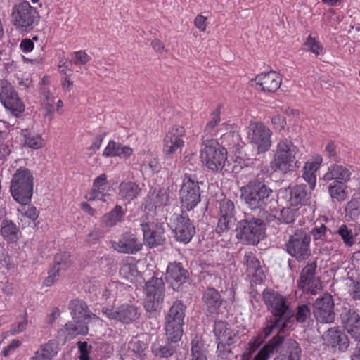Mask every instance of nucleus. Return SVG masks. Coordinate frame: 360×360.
Returning <instances> with one entry per match:
<instances>
[{"instance_id": "nucleus-47", "label": "nucleus", "mask_w": 360, "mask_h": 360, "mask_svg": "<svg viewBox=\"0 0 360 360\" xmlns=\"http://www.w3.org/2000/svg\"><path fill=\"white\" fill-rule=\"evenodd\" d=\"M88 322L73 321L68 322L65 326V332L68 335L76 336L77 335H86L88 334Z\"/></svg>"}, {"instance_id": "nucleus-61", "label": "nucleus", "mask_w": 360, "mask_h": 360, "mask_svg": "<svg viewBox=\"0 0 360 360\" xmlns=\"http://www.w3.org/2000/svg\"><path fill=\"white\" fill-rule=\"evenodd\" d=\"M105 190L95 188L91 189L86 195V198L89 200H101L105 202L106 195L104 193Z\"/></svg>"}, {"instance_id": "nucleus-41", "label": "nucleus", "mask_w": 360, "mask_h": 360, "mask_svg": "<svg viewBox=\"0 0 360 360\" xmlns=\"http://www.w3.org/2000/svg\"><path fill=\"white\" fill-rule=\"evenodd\" d=\"M126 210L121 205H116L110 212L105 213L101 218V223L108 228L115 226L118 223L123 222Z\"/></svg>"}, {"instance_id": "nucleus-40", "label": "nucleus", "mask_w": 360, "mask_h": 360, "mask_svg": "<svg viewBox=\"0 0 360 360\" xmlns=\"http://www.w3.org/2000/svg\"><path fill=\"white\" fill-rule=\"evenodd\" d=\"M58 341L54 339L50 340L47 343L40 346L30 360H51L58 354Z\"/></svg>"}, {"instance_id": "nucleus-3", "label": "nucleus", "mask_w": 360, "mask_h": 360, "mask_svg": "<svg viewBox=\"0 0 360 360\" xmlns=\"http://www.w3.org/2000/svg\"><path fill=\"white\" fill-rule=\"evenodd\" d=\"M241 198L252 210L266 207L274 200V191L263 176L257 174L241 189Z\"/></svg>"}, {"instance_id": "nucleus-21", "label": "nucleus", "mask_w": 360, "mask_h": 360, "mask_svg": "<svg viewBox=\"0 0 360 360\" xmlns=\"http://www.w3.org/2000/svg\"><path fill=\"white\" fill-rule=\"evenodd\" d=\"M140 226L143 233V240L149 248H156L166 243L165 230L162 224L143 222Z\"/></svg>"}, {"instance_id": "nucleus-54", "label": "nucleus", "mask_w": 360, "mask_h": 360, "mask_svg": "<svg viewBox=\"0 0 360 360\" xmlns=\"http://www.w3.org/2000/svg\"><path fill=\"white\" fill-rule=\"evenodd\" d=\"M264 158V157L263 156L262 158ZM241 161L243 162V164L245 166H248V165H251L252 167H257V169H259L260 173L262 174H267L269 172V167H271L270 165L269 166L266 164V162H264L263 159H260V158H254L252 160L248 158L246 160V162H245V160H242L241 158H239L238 163L240 164Z\"/></svg>"}, {"instance_id": "nucleus-9", "label": "nucleus", "mask_w": 360, "mask_h": 360, "mask_svg": "<svg viewBox=\"0 0 360 360\" xmlns=\"http://www.w3.org/2000/svg\"><path fill=\"white\" fill-rule=\"evenodd\" d=\"M146 295L144 308L153 316L158 314L162 308L165 293V285L162 278L152 276L146 282L143 288Z\"/></svg>"}, {"instance_id": "nucleus-37", "label": "nucleus", "mask_w": 360, "mask_h": 360, "mask_svg": "<svg viewBox=\"0 0 360 360\" xmlns=\"http://www.w3.org/2000/svg\"><path fill=\"white\" fill-rule=\"evenodd\" d=\"M149 345L148 337L146 335L135 336L128 343V349L137 359L144 360Z\"/></svg>"}, {"instance_id": "nucleus-52", "label": "nucleus", "mask_w": 360, "mask_h": 360, "mask_svg": "<svg viewBox=\"0 0 360 360\" xmlns=\"http://www.w3.org/2000/svg\"><path fill=\"white\" fill-rule=\"evenodd\" d=\"M221 144L229 148H238L240 141V136L236 131H229L223 134L221 137Z\"/></svg>"}, {"instance_id": "nucleus-12", "label": "nucleus", "mask_w": 360, "mask_h": 360, "mask_svg": "<svg viewBox=\"0 0 360 360\" xmlns=\"http://www.w3.org/2000/svg\"><path fill=\"white\" fill-rule=\"evenodd\" d=\"M0 101L6 110L16 117L25 112L23 101L11 82L6 79L0 81Z\"/></svg>"}, {"instance_id": "nucleus-45", "label": "nucleus", "mask_w": 360, "mask_h": 360, "mask_svg": "<svg viewBox=\"0 0 360 360\" xmlns=\"http://www.w3.org/2000/svg\"><path fill=\"white\" fill-rule=\"evenodd\" d=\"M21 135L24 139V145L33 149H39L43 146V140L39 134L29 129H22Z\"/></svg>"}, {"instance_id": "nucleus-15", "label": "nucleus", "mask_w": 360, "mask_h": 360, "mask_svg": "<svg viewBox=\"0 0 360 360\" xmlns=\"http://www.w3.org/2000/svg\"><path fill=\"white\" fill-rule=\"evenodd\" d=\"M313 315L316 321L320 323H332L335 319L334 311L335 304L332 295L328 292L323 293L311 304Z\"/></svg>"}, {"instance_id": "nucleus-55", "label": "nucleus", "mask_w": 360, "mask_h": 360, "mask_svg": "<svg viewBox=\"0 0 360 360\" xmlns=\"http://www.w3.org/2000/svg\"><path fill=\"white\" fill-rule=\"evenodd\" d=\"M221 106L219 105L217 108L211 114V120L207 123L205 127V131L207 134L214 135L217 131L216 127L220 122Z\"/></svg>"}, {"instance_id": "nucleus-16", "label": "nucleus", "mask_w": 360, "mask_h": 360, "mask_svg": "<svg viewBox=\"0 0 360 360\" xmlns=\"http://www.w3.org/2000/svg\"><path fill=\"white\" fill-rule=\"evenodd\" d=\"M271 135L270 129L262 122H252L249 125L248 137L250 143L257 148L258 154L269 150L271 146Z\"/></svg>"}, {"instance_id": "nucleus-56", "label": "nucleus", "mask_w": 360, "mask_h": 360, "mask_svg": "<svg viewBox=\"0 0 360 360\" xmlns=\"http://www.w3.org/2000/svg\"><path fill=\"white\" fill-rule=\"evenodd\" d=\"M120 274L127 280L132 281L139 275V271L134 264L127 263L120 267Z\"/></svg>"}, {"instance_id": "nucleus-22", "label": "nucleus", "mask_w": 360, "mask_h": 360, "mask_svg": "<svg viewBox=\"0 0 360 360\" xmlns=\"http://www.w3.org/2000/svg\"><path fill=\"white\" fill-rule=\"evenodd\" d=\"M165 278L174 291H179L183 284L189 279V272L181 262H170L167 266Z\"/></svg>"}, {"instance_id": "nucleus-63", "label": "nucleus", "mask_w": 360, "mask_h": 360, "mask_svg": "<svg viewBox=\"0 0 360 360\" xmlns=\"http://www.w3.org/2000/svg\"><path fill=\"white\" fill-rule=\"evenodd\" d=\"M73 54L75 58L72 62L75 65H85L91 60V57L84 51H75Z\"/></svg>"}, {"instance_id": "nucleus-50", "label": "nucleus", "mask_w": 360, "mask_h": 360, "mask_svg": "<svg viewBox=\"0 0 360 360\" xmlns=\"http://www.w3.org/2000/svg\"><path fill=\"white\" fill-rule=\"evenodd\" d=\"M301 348L296 341L290 343L288 349V356L278 355L274 360H300Z\"/></svg>"}, {"instance_id": "nucleus-4", "label": "nucleus", "mask_w": 360, "mask_h": 360, "mask_svg": "<svg viewBox=\"0 0 360 360\" xmlns=\"http://www.w3.org/2000/svg\"><path fill=\"white\" fill-rule=\"evenodd\" d=\"M266 225L260 218L245 214L243 219L237 221L236 238L244 245H257L266 237Z\"/></svg>"}, {"instance_id": "nucleus-36", "label": "nucleus", "mask_w": 360, "mask_h": 360, "mask_svg": "<svg viewBox=\"0 0 360 360\" xmlns=\"http://www.w3.org/2000/svg\"><path fill=\"white\" fill-rule=\"evenodd\" d=\"M0 234L8 244L17 243L22 235L20 228L11 219L1 221Z\"/></svg>"}, {"instance_id": "nucleus-29", "label": "nucleus", "mask_w": 360, "mask_h": 360, "mask_svg": "<svg viewBox=\"0 0 360 360\" xmlns=\"http://www.w3.org/2000/svg\"><path fill=\"white\" fill-rule=\"evenodd\" d=\"M70 255L69 252H63L57 254L54 257V266L49 271V276L44 280V284L46 286H51L59 276L61 270H66L71 264Z\"/></svg>"}, {"instance_id": "nucleus-39", "label": "nucleus", "mask_w": 360, "mask_h": 360, "mask_svg": "<svg viewBox=\"0 0 360 360\" xmlns=\"http://www.w3.org/2000/svg\"><path fill=\"white\" fill-rule=\"evenodd\" d=\"M141 191L139 186L133 181H122L118 186V196L127 204L137 198Z\"/></svg>"}, {"instance_id": "nucleus-25", "label": "nucleus", "mask_w": 360, "mask_h": 360, "mask_svg": "<svg viewBox=\"0 0 360 360\" xmlns=\"http://www.w3.org/2000/svg\"><path fill=\"white\" fill-rule=\"evenodd\" d=\"M344 328L356 341L360 342V316L351 309L345 308L340 314Z\"/></svg>"}, {"instance_id": "nucleus-51", "label": "nucleus", "mask_w": 360, "mask_h": 360, "mask_svg": "<svg viewBox=\"0 0 360 360\" xmlns=\"http://www.w3.org/2000/svg\"><path fill=\"white\" fill-rule=\"evenodd\" d=\"M312 236L314 240H327L328 235H333L330 229H328L324 224H321L319 225L315 224L314 226L311 229V231L309 232Z\"/></svg>"}, {"instance_id": "nucleus-64", "label": "nucleus", "mask_w": 360, "mask_h": 360, "mask_svg": "<svg viewBox=\"0 0 360 360\" xmlns=\"http://www.w3.org/2000/svg\"><path fill=\"white\" fill-rule=\"evenodd\" d=\"M271 122L274 127L279 131L284 129L286 121L285 118L280 115H275L271 117Z\"/></svg>"}, {"instance_id": "nucleus-33", "label": "nucleus", "mask_w": 360, "mask_h": 360, "mask_svg": "<svg viewBox=\"0 0 360 360\" xmlns=\"http://www.w3.org/2000/svg\"><path fill=\"white\" fill-rule=\"evenodd\" d=\"M351 175L352 172L347 167L334 163L328 167L323 179L333 181L332 183L346 184L350 180Z\"/></svg>"}, {"instance_id": "nucleus-58", "label": "nucleus", "mask_w": 360, "mask_h": 360, "mask_svg": "<svg viewBox=\"0 0 360 360\" xmlns=\"http://www.w3.org/2000/svg\"><path fill=\"white\" fill-rule=\"evenodd\" d=\"M304 46L311 52L319 55L322 51V46L311 36H309L304 42Z\"/></svg>"}, {"instance_id": "nucleus-34", "label": "nucleus", "mask_w": 360, "mask_h": 360, "mask_svg": "<svg viewBox=\"0 0 360 360\" xmlns=\"http://www.w3.org/2000/svg\"><path fill=\"white\" fill-rule=\"evenodd\" d=\"M284 340L283 335L276 334L259 350L253 360H269L274 352L281 347Z\"/></svg>"}, {"instance_id": "nucleus-20", "label": "nucleus", "mask_w": 360, "mask_h": 360, "mask_svg": "<svg viewBox=\"0 0 360 360\" xmlns=\"http://www.w3.org/2000/svg\"><path fill=\"white\" fill-rule=\"evenodd\" d=\"M186 130L182 126H173L167 132L163 140L162 152L166 157H172L177 152H181L184 146V139Z\"/></svg>"}, {"instance_id": "nucleus-24", "label": "nucleus", "mask_w": 360, "mask_h": 360, "mask_svg": "<svg viewBox=\"0 0 360 360\" xmlns=\"http://www.w3.org/2000/svg\"><path fill=\"white\" fill-rule=\"evenodd\" d=\"M112 248L120 253L136 254L142 248V243L131 232L123 233L118 241L112 243Z\"/></svg>"}, {"instance_id": "nucleus-5", "label": "nucleus", "mask_w": 360, "mask_h": 360, "mask_svg": "<svg viewBox=\"0 0 360 360\" xmlns=\"http://www.w3.org/2000/svg\"><path fill=\"white\" fill-rule=\"evenodd\" d=\"M298 153L297 147L292 141L287 139L278 142L276 150L270 162L273 172L286 174L299 167L296 155Z\"/></svg>"}, {"instance_id": "nucleus-26", "label": "nucleus", "mask_w": 360, "mask_h": 360, "mask_svg": "<svg viewBox=\"0 0 360 360\" xmlns=\"http://www.w3.org/2000/svg\"><path fill=\"white\" fill-rule=\"evenodd\" d=\"M290 321L284 327V333L288 330H292L295 323L303 326H309L311 319V309L309 304H298L295 309H292V315Z\"/></svg>"}, {"instance_id": "nucleus-46", "label": "nucleus", "mask_w": 360, "mask_h": 360, "mask_svg": "<svg viewBox=\"0 0 360 360\" xmlns=\"http://www.w3.org/2000/svg\"><path fill=\"white\" fill-rule=\"evenodd\" d=\"M269 327L264 323H263V326L261 328L260 331L257 333V336L254 338V340H250L248 342V349L255 352L257 349L265 342V340L270 337V335L276 332L275 330L271 329L269 331Z\"/></svg>"}, {"instance_id": "nucleus-18", "label": "nucleus", "mask_w": 360, "mask_h": 360, "mask_svg": "<svg viewBox=\"0 0 360 360\" xmlns=\"http://www.w3.org/2000/svg\"><path fill=\"white\" fill-rule=\"evenodd\" d=\"M219 217L215 228V232L219 236L227 233L236 221V211L233 202L224 198L219 201Z\"/></svg>"}, {"instance_id": "nucleus-32", "label": "nucleus", "mask_w": 360, "mask_h": 360, "mask_svg": "<svg viewBox=\"0 0 360 360\" xmlns=\"http://www.w3.org/2000/svg\"><path fill=\"white\" fill-rule=\"evenodd\" d=\"M68 309L72 319L81 322H88L96 315L91 312L85 301L81 299L72 300L68 304Z\"/></svg>"}, {"instance_id": "nucleus-7", "label": "nucleus", "mask_w": 360, "mask_h": 360, "mask_svg": "<svg viewBox=\"0 0 360 360\" xmlns=\"http://www.w3.org/2000/svg\"><path fill=\"white\" fill-rule=\"evenodd\" d=\"M40 15L37 9L24 1L12 8L11 21L15 30L20 33H27L39 24Z\"/></svg>"}, {"instance_id": "nucleus-23", "label": "nucleus", "mask_w": 360, "mask_h": 360, "mask_svg": "<svg viewBox=\"0 0 360 360\" xmlns=\"http://www.w3.org/2000/svg\"><path fill=\"white\" fill-rule=\"evenodd\" d=\"M166 340L157 341L152 344L151 352L153 354L159 359H168L176 352L179 341L181 337L175 334H169L165 332Z\"/></svg>"}, {"instance_id": "nucleus-28", "label": "nucleus", "mask_w": 360, "mask_h": 360, "mask_svg": "<svg viewBox=\"0 0 360 360\" xmlns=\"http://www.w3.org/2000/svg\"><path fill=\"white\" fill-rule=\"evenodd\" d=\"M255 81L263 91L268 93L276 92L282 83L280 74L276 71L259 74L255 78Z\"/></svg>"}, {"instance_id": "nucleus-49", "label": "nucleus", "mask_w": 360, "mask_h": 360, "mask_svg": "<svg viewBox=\"0 0 360 360\" xmlns=\"http://www.w3.org/2000/svg\"><path fill=\"white\" fill-rule=\"evenodd\" d=\"M299 216V212L296 209L283 207L281 210L280 215L278 217V224H293L296 218Z\"/></svg>"}, {"instance_id": "nucleus-2", "label": "nucleus", "mask_w": 360, "mask_h": 360, "mask_svg": "<svg viewBox=\"0 0 360 360\" xmlns=\"http://www.w3.org/2000/svg\"><path fill=\"white\" fill-rule=\"evenodd\" d=\"M200 158L202 162L206 167L213 172L221 171L226 173L240 172L243 166L236 165L238 161L236 160L234 165L227 160V150L215 140H207L200 150Z\"/></svg>"}, {"instance_id": "nucleus-43", "label": "nucleus", "mask_w": 360, "mask_h": 360, "mask_svg": "<svg viewBox=\"0 0 360 360\" xmlns=\"http://www.w3.org/2000/svg\"><path fill=\"white\" fill-rule=\"evenodd\" d=\"M333 233L338 234L340 237L345 247L350 248L356 243L357 233L349 226L342 224Z\"/></svg>"}, {"instance_id": "nucleus-1", "label": "nucleus", "mask_w": 360, "mask_h": 360, "mask_svg": "<svg viewBox=\"0 0 360 360\" xmlns=\"http://www.w3.org/2000/svg\"><path fill=\"white\" fill-rule=\"evenodd\" d=\"M262 297L268 311L271 313L270 316L265 317L264 323L269 327V330L274 329L276 334L283 335L284 327L290 321L292 315V307L288 297L273 289L265 288Z\"/></svg>"}, {"instance_id": "nucleus-14", "label": "nucleus", "mask_w": 360, "mask_h": 360, "mask_svg": "<svg viewBox=\"0 0 360 360\" xmlns=\"http://www.w3.org/2000/svg\"><path fill=\"white\" fill-rule=\"evenodd\" d=\"M187 307L182 300H176L165 316V332L182 337Z\"/></svg>"}, {"instance_id": "nucleus-30", "label": "nucleus", "mask_w": 360, "mask_h": 360, "mask_svg": "<svg viewBox=\"0 0 360 360\" xmlns=\"http://www.w3.org/2000/svg\"><path fill=\"white\" fill-rule=\"evenodd\" d=\"M323 340L326 344L339 352L345 351L349 346V342L346 334L338 328H330L326 333Z\"/></svg>"}, {"instance_id": "nucleus-19", "label": "nucleus", "mask_w": 360, "mask_h": 360, "mask_svg": "<svg viewBox=\"0 0 360 360\" xmlns=\"http://www.w3.org/2000/svg\"><path fill=\"white\" fill-rule=\"evenodd\" d=\"M102 313L110 319L120 321L125 325L137 322L141 316L140 309L129 304H122L116 310L104 307L102 309Z\"/></svg>"}, {"instance_id": "nucleus-62", "label": "nucleus", "mask_w": 360, "mask_h": 360, "mask_svg": "<svg viewBox=\"0 0 360 360\" xmlns=\"http://www.w3.org/2000/svg\"><path fill=\"white\" fill-rule=\"evenodd\" d=\"M77 346L79 352V359L89 358V354L92 349V346L87 342H78Z\"/></svg>"}, {"instance_id": "nucleus-17", "label": "nucleus", "mask_w": 360, "mask_h": 360, "mask_svg": "<svg viewBox=\"0 0 360 360\" xmlns=\"http://www.w3.org/2000/svg\"><path fill=\"white\" fill-rule=\"evenodd\" d=\"M317 269L316 259L308 263L301 271L297 284L303 292L316 295L321 289L319 278L316 276Z\"/></svg>"}, {"instance_id": "nucleus-31", "label": "nucleus", "mask_w": 360, "mask_h": 360, "mask_svg": "<svg viewBox=\"0 0 360 360\" xmlns=\"http://www.w3.org/2000/svg\"><path fill=\"white\" fill-rule=\"evenodd\" d=\"M243 263L246 266V272L249 276L253 277L256 283H261L264 281L266 278L264 272L259 259L253 252H245Z\"/></svg>"}, {"instance_id": "nucleus-8", "label": "nucleus", "mask_w": 360, "mask_h": 360, "mask_svg": "<svg viewBox=\"0 0 360 360\" xmlns=\"http://www.w3.org/2000/svg\"><path fill=\"white\" fill-rule=\"evenodd\" d=\"M283 249L295 261H307L311 256V234L302 229L294 230L288 236Z\"/></svg>"}, {"instance_id": "nucleus-11", "label": "nucleus", "mask_w": 360, "mask_h": 360, "mask_svg": "<svg viewBox=\"0 0 360 360\" xmlns=\"http://www.w3.org/2000/svg\"><path fill=\"white\" fill-rule=\"evenodd\" d=\"M312 189L304 184L281 188L278 193V199L285 201L290 207H302L310 203Z\"/></svg>"}, {"instance_id": "nucleus-53", "label": "nucleus", "mask_w": 360, "mask_h": 360, "mask_svg": "<svg viewBox=\"0 0 360 360\" xmlns=\"http://www.w3.org/2000/svg\"><path fill=\"white\" fill-rule=\"evenodd\" d=\"M230 325L225 321H215L214 324V333L217 338V342L224 340L226 333H231Z\"/></svg>"}, {"instance_id": "nucleus-48", "label": "nucleus", "mask_w": 360, "mask_h": 360, "mask_svg": "<svg viewBox=\"0 0 360 360\" xmlns=\"http://www.w3.org/2000/svg\"><path fill=\"white\" fill-rule=\"evenodd\" d=\"M345 216L349 220L356 221L360 218V198L353 196L345 207Z\"/></svg>"}, {"instance_id": "nucleus-59", "label": "nucleus", "mask_w": 360, "mask_h": 360, "mask_svg": "<svg viewBox=\"0 0 360 360\" xmlns=\"http://www.w3.org/2000/svg\"><path fill=\"white\" fill-rule=\"evenodd\" d=\"M103 236V231L100 228H94L87 235L85 243L89 245L96 244Z\"/></svg>"}, {"instance_id": "nucleus-60", "label": "nucleus", "mask_w": 360, "mask_h": 360, "mask_svg": "<svg viewBox=\"0 0 360 360\" xmlns=\"http://www.w3.org/2000/svg\"><path fill=\"white\" fill-rule=\"evenodd\" d=\"M337 147L333 141H330L328 142L326 148L325 152L326 153V155L330 158L331 161H333L335 162H340V158L337 154Z\"/></svg>"}, {"instance_id": "nucleus-27", "label": "nucleus", "mask_w": 360, "mask_h": 360, "mask_svg": "<svg viewBox=\"0 0 360 360\" xmlns=\"http://www.w3.org/2000/svg\"><path fill=\"white\" fill-rule=\"evenodd\" d=\"M202 301L210 315H218L221 306L224 303H227L221 293L214 288H207L202 292Z\"/></svg>"}, {"instance_id": "nucleus-57", "label": "nucleus", "mask_w": 360, "mask_h": 360, "mask_svg": "<svg viewBox=\"0 0 360 360\" xmlns=\"http://www.w3.org/2000/svg\"><path fill=\"white\" fill-rule=\"evenodd\" d=\"M256 210H257V216H256V217L262 219V221L265 224L266 222L269 224L276 221L278 224V217L274 214L267 210L266 207L257 208Z\"/></svg>"}, {"instance_id": "nucleus-10", "label": "nucleus", "mask_w": 360, "mask_h": 360, "mask_svg": "<svg viewBox=\"0 0 360 360\" xmlns=\"http://www.w3.org/2000/svg\"><path fill=\"white\" fill-rule=\"evenodd\" d=\"M199 181L195 174H186L179 191L182 206L188 211L193 210L200 202Z\"/></svg>"}, {"instance_id": "nucleus-6", "label": "nucleus", "mask_w": 360, "mask_h": 360, "mask_svg": "<svg viewBox=\"0 0 360 360\" xmlns=\"http://www.w3.org/2000/svg\"><path fill=\"white\" fill-rule=\"evenodd\" d=\"M34 178L26 167L18 168L13 175L10 191L13 198L18 203L26 205L33 195Z\"/></svg>"}, {"instance_id": "nucleus-42", "label": "nucleus", "mask_w": 360, "mask_h": 360, "mask_svg": "<svg viewBox=\"0 0 360 360\" xmlns=\"http://www.w3.org/2000/svg\"><path fill=\"white\" fill-rule=\"evenodd\" d=\"M191 356L190 360H207L208 351L201 337L195 336L191 341Z\"/></svg>"}, {"instance_id": "nucleus-44", "label": "nucleus", "mask_w": 360, "mask_h": 360, "mask_svg": "<svg viewBox=\"0 0 360 360\" xmlns=\"http://www.w3.org/2000/svg\"><path fill=\"white\" fill-rule=\"evenodd\" d=\"M328 190L333 202H342L347 198L348 191L346 184L330 183Z\"/></svg>"}, {"instance_id": "nucleus-38", "label": "nucleus", "mask_w": 360, "mask_h": 360, "mask_svg": "<svg viewBox=\"0 0 360 360\" xmlns=\"http://www.w3.org/2000/svg\"><path fill=\"white\" fill-rule=\"evenodd\" d=\"M133 154V149L128 146H124L119 142L110 141L108 146L103 152V156L119 157L122 159H127Z\"/></svg>"}, {"instance_id": "nucleus-13", "label": "nucleus", "mask_w": 360, "mask_h": 360, "mask_svg": "<svg viewBox=\"0 0 360 360\" xmlns=\"http://www.w3.org/2000/svg\"><path fill=\"white\" fill-rule=\"evenodd\" d=\"M170 222L175 239L184 244L188 243L195 233V228L186 211L181 210L180 213H174Z\"/></svg>"}, {"instance_id": "nucleus-35", "label": "nucleus", "mask_w": 360, "mask_h": 360, "mask_svg": "<svg viewBox=\"0 0 360 360\" xmlns=\"http://www.w3.org/2000/svg\"><path fill=\"white\" fill-rule=\"evenodd\" d=\"M241 336L239 330H232L231 328V333H228L221 342H218L217 350L218 356L221 358H226L227 355L231 352V347H235L240 342Z\"/></svg>"}]
</instances>
